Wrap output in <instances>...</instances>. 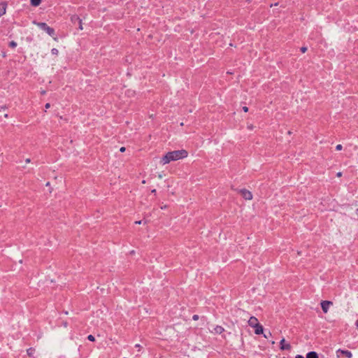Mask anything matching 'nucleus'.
Masks as SVG:
<instances>
[{
    "mask_svg": "<svg viewBox=\"0 0 358 358\" xmlns=\"http://www.w3.org/2000/svg\"><path fill=\"white\" fill-rule=\"evenodd\" d=\"M188 155L185 150H174L168 152L161 159L160 162L163 165L170 163L172 161H177L187 157Z\"/></svg>",
    "mask_w": 358,
    "mask_h": 358,
    "instance_id": "nucleus-1",
    "label": "nucleus"
},
{
    "mask_svg": "<svg viewBox=\"0 0 358 358\" xmlns=\"http://www.w3.org/2000/svg\"><path fill=\"white\" fill-rule=\"evenodd\" d=\"M34 24H36L40 29L44 30L47 32V34L51 36H53L55 35V30L54 29L49 27L46 23L45 22H36V21L33 22Z\"/></svg>",
    "mask_w": 358,
    "mask_h": 358,
    "instance_id": "nucleus-2",
    "label": "nucleus"
},
{
    "mask_svg": "<svg viewBox=\"0 0 358 358\" xmlns=\"http://www.w3.org/2000/svg\"><path fill=\"white\" fill-rule=\"evenodd\" d=\"M239 192L241 196L246 200H251L252 199V192L246 189H240Z\"/></svg>",
    "mask_w": 358,
    "mask_h": 358,
    "instance_id": "nucleus-3",
    "label": "nucleus"
},
{
    "mask_svg": "<svg viewBox=\"0 0 358 358\" xmlns=\"http://www.w3.org/2000/svg\"><path fill=\"white\" fill-rule=\"evenodd\" d=\"M321 307L324 313H327L329 310V306L333 304L330 301H322L321 302Z\"/></svg>",
    "mask_w": 358,
    "mask_h": 358,
    "instance_id": "nucleus-4",
    "label": "nucleus"
},
{
    "mask_svg": "<svg viewBox=\"0 0 358 358\" xmlns=\"http://www.w3.org/2000/svg\"><path fill=\"white\" fill-rule=\"evenodd\" d=\"M292 348L289 343H286L285 338H282L280 342V349L281 350H290Z\"/></svg>",
    "mask_w": 358,
    "mask_h": 358,
    "instance_id": "nucleus-5",
    "label": "nucleus"
},
{
    "mask_svg": "<svg viewBox=\"0 0 358 358\" xmlns=\"http://www.w3.org/2000/svg\"><path fill=\"white\" fill-rule=\"evenodd\" d=\"M259 323L258 322V320L256 317L255 316H252L250 317L249 320H248V324L250 327H255V326H257Z\"/></svg>",
    "mask_w": 358,
    "mask_h": 358,
    "instance_id": "nucleus-6",
    "label": "nucleus"
},
{
    "mask_svg": "<svg viewBox=\"0 0 358 358\" xmlns=\"http://www.w3.org/2000/svg\"><path fill=\"white\" fill-rule=\"evenodd\" d=\"M336 353H341V354L345 355L347 358H352V354L349 350L338 349L336 351Z\"/></svg>",
    "mask_w": 358,
    "mask_h": 358,
    "instance_id": "nucleus-7",
    "label": "nucleus"
},
{
    "mask_svg": "<svg viewBox=\"0 0 358 358\" xmlns=\"http://www.w3.org/2000/svg\"><path fill=\"white\" fill-rule=\"evenodd\" d=\"M253 328L255 329V334L259 335V334H263L264 328H263L262 325H261L260 324H258L257 326H255Z\"/></svg>",
    "mask_w": 358,
    "mask_h": 358,
    "instance_id": "nucleus-8",
    "label": "nucleus"
},
{
    "mask_svg": "<svg viewBox=\"0 0 358 358\" xmlns=\"http://www.w3.org/2000/svg\"><path fill=\"white\" fill-rule=\"evenodd\" d=\"M6 2H0V17L6 13Z\"/></svg>",
    "mask_w": 358,
    "mask_h": 358,
    "instance_id": "nucleus-9",
    "label": "nucleus"
},
{
    "mask_svg": "<svg viewBox=\"0 0 358 358\" xmlns=\"http://www.w3.org/2000/svg\"><path fill=\"white\" fill-rule=\"evenodd\" d=\"M224 331V329L222 326L217 325L214 328V331L213 332L216 334H221Z\"/></svg>",
    "mask_w": 358,
    "mask_h": 358,
    "instance_id": "nucleus-10",
    "label": "nucleus"
},
{
    "mask_svg": "<svg viewBox=\"0 0 358 358\" xmlns=\"http://www.w3.org/2000/svg\"><path fill=\"white\" fill-rule=\"evenodd\" d=\"M71 22L73 23V24H76V23H78V24H80V18L76 15H73L71 17Z\"/></svg>",
    "mask_w": 358,
    "mask_h": 358,
    "instance_id": "nucleus-11",
    "label": "nucleus"
},
{
    "mask_svg": "<svg viewBox=\"0 0 358 358\" xmlns=\"http://www.w3.org/2000/svg\"><path fill=\"white\" fill-rule=\"evenodd\" d=\"M306 358H318V355L316 352L314 351L309 352L306 355Z\"/></svg>",
    "mask_w": 358,
    "mask_h": 358,
    "instance_id": "nucleus-12",
    "label": "nucleus"
},
{
    "mask_svg": "<svg viewBox=\"0 0 358 358\" xmlns=\"http://www.w3.org/2000/svg\"><path fill=\"white\" fill-rule=\"evenodd\" d=\"M34 352H35V348H29V349L27 350V353L29 357H33Z\"/></svg>",
    "mask_w": 358,
    "mask_h": 358,
    "instance_id": "nucleus-13",
    "label": "nucleus"
},
{
    "mask_svg": "<svg viewBox=\"0 0 358 358\" xmlns=\"http://www.w3.org/2000/svg\"><path fill=\"white\" fill-rule=\"evenodd\" d=\"M31 4L33 6H38L40 5L41 0H30Z\"/></svg>",
    "mask_w": 358,
    "mask_h": 358,
    "instance_id": "nucleus-14",
    "label": "nucleus"
},
{
    "mask_svg": "<svg viewBox=\"0 0 358 358\" xmlns=\"http://www.w3.org/2000/svg\"><path fill=\"white\" fill-rule=\"evenodd\" d=\"M9 46L11 48H15L17 46V43L12 41L9 43Z\"/></svg>",
    "mask_w": 358,
    "mask_h": 358,
    "instance_id": "nucleus-15",
    "label": "nucleus"
},
{
    "mask_svg": "<svg viewBox=\"0 0 358 358\" xmlns=\"http://www.w3.org/2000/svg\"><path fill=\"white\" fill-rule=\"evenodd\" d=\"M51 52H52V55H57L58 53H59V51H58V50L57 48H52L51 50Z\"/></svg>",
    "mask_w": 358,
    "mask_h": 358,
    "instance_id": "nucleus-16",
    "label": "nucleus"
},
{
    "mask_svg": "<svg viewBox=\"0 0 358 358\" xmlns=\"http://www.w3.org/2000/svg\"><path fill=\"white\" fill-rule=\"evenodd\" d=\"M87 339H88L89 341H95V338H94V336H92V335H89V336H87Z\"/></svg>",
    "mask_w": 358,
    "mask_h": 358,
    "instance_id": "nucleus-17",
    "label": "nucleus"
},
{
    "mask_svg": "<svg viewBox=\"0 0 358 358\" xmlns=\"http://www.w3.org/2000/svg\"><path fill=\"white\" fill-rule=\"evenodd\" d=\"M342 148H343V147H342V145H341V144L337 145L336 147V150L338 151L341 150Z\"/></svg>",
    "mask_w": 358,
    "mask_h": 358,
    "instance_id": "nucleus-18",
    "label": "nucleus"
},
{
    "mask_svg": "<svg viewBox=\"0 0 358 358\" xmlns=\"http://www.w3.org/2000/svg\"><path fill=\"white\" fill-rule=\"evenodd\" d=\"M306 50H307V48H306V47H301V51L303 53L306 52Z\"/></svg>",
    "mask_w": 358,
    "mask_h": 358,
    "instance_id": "nucleus-19",
    "label": "nucleus"
},
{
    "mask_svg": "<svg viewBox=\"0 0 358 358\" xmlns=\"http://www.w3.org/2000/svg\"><path fill=\"white\" fill-rule=\"evenodd\" d=\"M192 319L194 320H199V315H194L192 317Z\"/></svg>",
    "mask_w": 358,
    "mask_h": 358,
    "instance_id": "nucleus-20",
    "label": "nucleus"
},
{
    "mask_svg": "<svg viewBox=\"0 0 358 358\" xmlns=\"http://www.w3.org/2000/svg\"><path fill=\"white\" fill-rule=\"evenodd\" d=\"M243 110L244 112H248V108L247 106H243Z\"/></svg>",
    "mask_w": 358,
    "mask_h": 358,
    "instance_id": "nucleus-21",
    "label": "nucleus"
},
{
    "mask_svg": "<svg viewBox=\"0 0 358 358\" xmlns=\"http://www.w3.org/2000/svg\"><path fill=\"white\" fill-rule=\"evenodd\" d=\"M78 25H79V29L80 30H82L83 28V25H82V20L81 19H80V24H78Z\"/></svg>",
    "mask_w": 358,
    "mask_h": 358,
    "instance_id": "nucleus-22",
    "label": "nucleus"
},
{
    "mask_svg": "<svg viewBox=\"0 0 358 358\" xmlns=\"http://www.w3.org/2000/svg\"><path fill=\"white\" fill-rule=\"evenodd\" d=\"M50 107V104L49 103H47L45 105V108L46 109L49 108Z\"/></svg>",
    "mask_w": 358,
    "mask_h": 358,
    "instance_id": "nucleus-23",
    "label": "nucleus"
},
{
    "mask_svg": "<svg viewBox=\"0 0 358 358\" xmlns=\"http://www.w3.org/2000/svg\"><path fill=\"white\" fill-rule=\"evenodd\" d=\"M253 127H253V125H252V124H250V125H248V129H250V130H252V129H253Z\"/></svg>",
    "mask_w": 358,
    "mask_h": 358,
    "instance_id": "nucleus-24",
    "label": "nucleus"
},
{
    "mask_svg": "<svg viewBox=\"0 0 358 358\" xmlns=\"http://www.w3.org/2000/svg\"><path fill=\"white\" fill-rule=\"evenodd\" d=\"M125 150H126V149H125V148H124V147H122V148L120 149V151L121 152H124L125 151Z\"/></svg>",
    "mask_w": 358,
    "mask_h": 358,
    "instance_id": "nucleus-25",
    "label": "nucleus"
},
{
    "mask_svg": "<svg viewBox=\"0 0 358 358\" xmlns=\"http://www.w3.org/2000/svg\"><path fill=\"white\" fill-rule=\"evenodd\" d=\"M141 223H142V220L135 222V224H141Z\"/></svg>",
    "mask_w": 358,
    "mask_h": 358,
    "instance_id": "nucleus-26",
    "label": "nucleus"
},
{
    "mask_svg": "<svg viewBox=\"0 0 358 358\" xmlns=\"http://www.w3.org/2000/svg\"><path fill=\"white\" fill-rule=\"evenodd\" d=\"M295 358H304L302 355H297Z\"/></svg>",
    "mask_w": 358,
    "mask_h": 358,
    "instance_id": "nucleus-27",
    "label": "nucleus"
},
{
    "mask_svg": "<svg viewBox=\"0 0 358 358\" xmlns=\"http://www.w3.org/2000/svg\"><path fill=\"white\" fill-rule=\"evenodd\" d=\"M336 176H337L338 177H341V176H342V173H341V172H338V173H337V174H336Z\"/></svg>",
    "mask_w": 358,
    "mask_h": 358,
    "instance_id": "nucleus-28",
    "label": "nucleus"
},
{
    "mask_svg": "<svg viewBox=\"0 0 358 358\" xmlns=\"http://www.w3.org/2000/svg\"><path fill=\"white\" fill-rule=\"evenodd\" d=\"M63 325H64V327H67V322H64L63 323Z\"/></svg>",
    "mask_w": 358,
    "mask_h": 358,
    "instance_id": "nucleus-29",
    "label": "nucleus"
},
{
    "mask_svg": "<svg viewBox=\"0 0 358 358\" xmlns=\"http://www.w3.org/2000/svg\"><path fill=\"white\" fill-rule=\"evenodd\" d=\"M135 347L139 349L141 348V345L139 344H136Z\"/></svg>",
    "mask_w": 358,
    "mask_h": 358,
    "instance_id": "nucleus-30",
    "label": "nucleus"
},
{
    "mask_svg": "<svg viewBox=\"0 0 358 358\" xmlns=\"http://www.w3.org/2000/svg\"><path fill=\"white\" fill-rule=\"evenodd\" d=\"M355 325H356L357 329H358V320L356 321Z\"/></svg>",
    "mask_w": 358,
    "mask_h": 358,
    "instance_id": "nucleus-31",
    "label": "nucleus"
},
{
    "mask_svg": "<svg viewBox=\"0 0 358 358\" xmlns=\"http://www.w3.org/2000/svg\"><path fill=\"white\" fill-rule=\"evenodd\" d=\"M151 192H152V193H156V189H152V190L151 191Z\"/></svg>",
    "mask_w": 358,
    "mask_h": 358,
    "instance_id": "nucleus-32",
    "label": "nucleus"
},
{
    "mask_svg": "<svg viewBox=\"0 0 358 358\" xmlns=\"http://www.w3.org/2000/svg\"><path fill=\"white\" fill-rule=\"evenodd\" d=\"M158 177H159V178L162 179V174H159V175L158 176Z\"/></svg>",
    "mask_w": 358,
    "mask_h": 358,
    "instance_id": "nucleus-33",
    "label": "nucleus"
},
{
    "mask_svg": "<svg viewBox=\"0 0 358 358\" xmlns=\"http://www.w3.org/2000/svg\"><path fill=\"white\" fill-rule=\"evenodd\" d=\"M166 208V205L164 206L161 207L162 209H165Z\"/></svg>",
    "mask_w": 358,
    "mask_h": 358,
    "instance_id": "nucleus-34",
    "label": "nucleus"
},
{
    "mask_svg": "<svg viewBox=\"0 0 358 358\" xmlns=\"http://www.w3.org/2000/svg\"><path fill=\"white\" fill-rule=\"evenodd\" d=\"M41 94H45V91H44V90H43V91H42V92H41Z\"/></svg>",
    "mask_w": 358,
    "mask_h": 358,
    "instance_id": "nucleus-35",
    "label": "nucleus"
},
{
    "mask_svg": "<svg viewBox=\"0 0 358 358\" xmlns=\"http://www.w3.org/2000/svg\"><path fill=\"white\" fill-rule=\"evenodd\" d=\"M30 162V159H26V162H27V163H28V162Z\"/></svg>",
    "mask_w": 358,
    "mask_h": 358,
    "instance_id": "nucleus-36",
    "label": "nucleus"
},
{
    "mask_svg": "<svg viewBox=\"0 0 358 358\" xmlns=\"http://www.w3.org/2000/svg\"><path fill=\"white\" fill-rule=\"evenodd\" d=\"M298 255H301V252L300 251L297 252Z\"/></svg>",
    "mask_w": 358,
    "mask_h": 358,
    "instance_id": "nucleus-37",
    "label": "nucleus"
},
{
    "mask_svg": "<svg viewBox=\"0 0 358 358\" xmlns=\"http://www.w3.org/2000/svg\"><path fill=\"white\" fill-rule=\"evenodd\" d=\"M145 182H145V180H143L142 181V183H143V184H145Z\"/></svg>",
    "mask_w": 358,
    "mask_h": 358,
    "instance_id": "nucleus-38",
    "label": "nucleus"
},
{
    "mask_svg": "<svg viewBox=\"0 0 358 358\" xmlns=\"http://www.w3.org/2000/svg\"><path fill=\"white\" fill-rule=\"evenodd\" d=\"M267 336H268V334H266V335L265 334V335H264V337H265V338H267Z\"/></svg>",
    "mask_w": 358,
    "mask_h": 358,
    "instance_id": "nucleus-39",
    "label": "nucleus"
},
{
    "mask_svg": "<svg viewBox=\"0 0 358 358\" xmlns=\"http://www.w3.org/2000/svg\"><path fill=\"white\" fill-rule=\"evenodd\" d=\"M267 336H268V334H266V335L265 334V335H264V337H265V338H267Z\"/></svg>",
    "mask_w": 358,
    "mask_h": 358,
    "instance_id": "nucleus-40",
    "label": "nucleus"
},
{
    "mask_svg": "<svg viewBox=\"0 0 358 358\" xmlns=\"http://www.w3.org/2000/svg\"><path fill=\"white\" fill-rule=\"evenodd\" d=\"M46 185H47V186H49V185H50V182H47Z\"/></svg>",
    "mask_w": 358,
    "mask_h": 358,
    "instance_id": "nucleus-41",
    "label": "nucleus"
},
{
    "mask_svg": "<svg viewBox=\"0 0 358 358\" xmlns=\"http://www.w3.org/2000/svg\"><path fill=\"white\" fill-rule=\"evenodd\" d=\"M357 215H358V208L357 209Z\"/></svg>",
    "mask_w": 358,
    "mask_h": 358,
    "instance_id": "nucleus-42",
    "label": "nucleus"
},
{
    "mask_svg": "<svg viewBox=\"0 0 358 358\" xmlns=\"http://www.w3.org/2000/svg\"><path fill=\"white\" fill-rule=\"evenodd\" d=\"M123 358H127V357H123Z\"/></svg>",
    "mask_w": 358,
    "mask_h": 358,
    "instance_id": "nucleus-43",
    "label": "nucleus"
}]
</instances>
